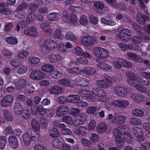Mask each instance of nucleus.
Segmentation results:
<instances>
[{
  "instance_id": "0eeeda50",
  "label": "nucleus",
  "mask_w": 150,
  "mask_h": 150,
  "mask_svg": "<svg viewBox=\"0 0 150 150\" xmlns=\"http://www.w3.org/2000/svg\"><path fill=\"white\" fill-rule=\"evenodd\" d=\"M94 6L96 12L100 13H106L108 11V9L105 6L103 2L101 1H97L94 3Z\"/></svg>"
},
{
  "instance_id": "a19ab883",
  "label": "nucleus",
  "mask_w": 150,
  "mask_h": 150,
  "mask_svg": "<svg viewBox=\"0 0 150 150\" xmlns=\"http://www.w3.org/2000/svg\"><path fill=\"white\" fill-rule=\"evenodd\" d=\"M62 142L59 139H55L52 141V145L54 148L58 149H60L61 148V146Z\"/></svg>"
},
{
  "instance_id": "c756f323",
  "label": "nucleus",
  "mask_w": 150,
  "mask_h": 150,
  "mask_svg": "<svg viewBox=\"0 0 150 150\" xmlns=\"http://www.w3.org/2000/svg\"><path fill=\"white\" fill-rule=\"evenodd\" d=\"M87 131V128L86 127L80 126L75 130V133L78 135L80 134L81 135H85Z\"/></svg>"
},
{
  "instance_id": "5fc2aeb1",
  "label": "nucleus",
  "mask_w": 150,
  "mask_h": 150,
  "mask_svg": "<svg viewBox=\"0 0 150 150\" xmlns=\"http://www.w3.org/2000/svg\"><path fill=\"white\" fill-rule=\"evenodd\" d=\"M25 91L27 93H32L35 91V88L32 85L28 84L26 86Z\"/></svg>"
},
{
  "instance_id": "8fccbe9b",
  "label": "nucleus",
  "mask_w": 150,
  "mask_h": 150,
  "mask_svg": "<svg viewBox=\"0 0 150 150\" xmlns=\"http://www.w3.org/2000/svg\"><path fill=\"white\" fill-rule=\"evenodd\" d=\"M71 11L76 13H80L82 11V8L78 6H74L71 5L68 8Z\"/></svg>"
},
{
  "instance_id": "9b49d317",
  "label": "nucleus",
  "mask_w": 150,
  "mask_h": 150,
  "mask_svg": "<svg viewBox=\"0 0 150 150\" xmlns=\"http://www.w3.org/2000/svg\"><path fill=\"white\" fill-rule=\"evenodd\" d=\"M13 97L12 95H7L1 100V103L2 106L6 108L10 105L13 101Z\"/></svg>"
},
{
  "instance_id": "79ce46f5",
  "label": "nucleus",
  "mask_w": 150,
  "mask_h": 150,
  "mask_svg": "<svg viewBox=\"0 0 150 150\" xmlns=\"http://www.w3.org/2000/svg\"><path fill=\"white\" fill-rule=\"evenodd\" d=\"M41 28L45 33H50L52 30L47 23H44L40 25Z\"/></svg>"
},
{
  "instance_id": "1a4fd4ad",
  "label": "nucleus",
  "mask_w": 150,
  "mask_h": 150,
  "mask_svg": "<svg viewBox=\"0 0 150 150\" xmlns=\"http://www.w3.org/2000/svg\"><path fill=\"white\" fill-rule=\"evenodd\" d=\"M137 22L140 24L144 25L145 23L150 21L149 17L140 12H138L136 16Z\"/></svg>"
},
{
  "instance_id": "4468645a",
  "label": "nucleus",
  "mask_w": 150,
  "mask_h": 150,
  "mask_svg": "<svg viewBox=\"0 0 150 150\" xmlns=\"http://www.w3.org/2000/svg\"><path fill=\"white\" fill-rule=\"evenodd\" d=\"M8 142L9 145L12 148L15 149L18 148V140L15 136L13 135L10 136L8 137Z\"/></svg>"
},
{
  "instance_id": "423d86ee",
  "label": "nucleus",
  "mask_w": 150,
  "mask_h": 150,
  "mask_svg": "<svg viewBox=\"0 0 150 150\" xmlns=\"http://www.w3.org/2000/svg\"><path fill=\"white\" fill-rule=\"evenodd\" d=\"M93 51L96 56L101 58H105L108 55V52L106 50L100 47H95Z\"/></svg>"
},
{
  "instance_id": "4d7b16f0",
  "label": "nucleus",
  "mask_w": 150,
  "mask_h": 150,
  "mask_svg": "<svg viewBox=\"0 0 150 150\" xmlns=\"http://www.w3.org/2000/svg\"><path fill=\"white\" fill-rule=\"evenodd\" d=\"M29 54V53L26 50H22L17 54L18 58L22 59L26 57Z\"/></svg>"
},
{
  "instance_id": "393cba45",
  "label": "nucleus",
  "mask_w": 150,
  "mask_h": 150,
  "mask_svg": "<svg viewBox=\"0 0 150 150\" xmlns=\"http://www.w3.org/2000/svg\"><path fill=\"white\" fill-rule=\"evenodd\" d=\"M132 98L134 101L138 103L143 101L144 99L143 95L137 93H135L132 95Z\"/></svg>"
},
{
  "instance_id": "7ed1b4c3",
  "label": "nucleus",
  "mask_w": 150,
  "mask_h": 150,
  "mask_svg": "<svg viewBox=\"0 0 150 150\" xmlns=\"http://www.w3.org/2000/svg\"><path fill=\"white\" fill-rule=\"evenodd\" d=\"M131 30L127 28H123L120 31L119 37L122 42L128 41L131 38Z\"/></svg>"
},
{
  "instance_id": "6e6d98bb",
  "label": "nucleus",
  "mask_w": 150,
  "mask_h": 150,
  "mask_svg": "<svg viewBox=\"0 0 150 150\" xmlns=\"http://www.w3.org/2000/svg\"><path fill=\"white\" fill-rule=\"evenodd\" d=\"M97 109L98 108L96 106H90L87 109V113L89 114H94L97 111Z\"/></svg>"
},
{
  "instance_id": "9d476101",
  "label": "nucleus",
  "mask_w": 150,
  "mask_h": 150,
  "mask_svg": "<svg viewBox=\"0 0 150 150\" xmlns=\"http://www.w3.org/2000/svg\"><path fill=\"white\" fill-rule=\"evenodd\" d=\"M125 74L127 77V82L133 86L134 85L135 81L138 79V77L134 73L129 71L126 72Z\"/></svg>"
},
{
  "instance_id": "72a5a7b5",
  "label": "nucleus",
  "mask_w": 150,
  "mask_h": 150,
  "mask_svg": "<svg viewBox=\"0 0 150 150\" xmlns=\"http://www.w3.org/2000/svg\"><path fill=\"white\" fill-rule=\"evenodd\" d=\"M10 64L12 66L17 67L22 65L23 64V61L22 60L15 59L11 60Z\"/></svg>"
},
{
  "instance_id": "58836bf2",
  "label": "nucleus",
  "mask_w": 150,
  "mask_h": 150,
  "mask_svg": "<svg viewBox=\"0 0 150 150\" xmlns=\"http://www.w3.org/2000/svg\"><path fill=\"white\" fill-rule=\"evenodd\" d=\"M21 112V113H20L19 115H21V117L23 119L25 120H27L30 117V112L28 110L25 109L24 110L23 109Z\"/></svg>"
},
{
  "instance_id": "603ef678",
  "label": "nucleus",
  "mask_w": 150,
  "mask_h": 150,
  "mask_svg": "<svg viewBox=\"0 0 150 150\" xmlns=\"http://www.w3.org/2000/svg\"><path fill=\"white\" fill-rule=\"evenodd\" d=\"M65 37L66 39L71 41H75L76 40L75 35L72 32L69 31L66 34Z\"/></svg>"
},
{
  "instance_id": "a211bd4d",
  "label": "nucleus",
  "mask_w": 150,
  "mask_h": 150,
  "mask_svg": "<svg viewBox=\"0 0 150 150\" xmlns=\"http://www.w3.org/2000/svg\"><path fill=\"white\" fill-rule=\"evenodd\" d=\"M115 91L120 96H123L127 94V91L124 86H116L114 88Z\"/></svg>"
},
{
  "instance_id": "e433bc0d",
  "label": "nucleus",
  "mask_w": 150,
  "mask_h": 150,
  "mask_svg": "<svg viewBox=\"0 0 150 150\" xmlns=\"http://www.w3.org/2000/svg\"><path fill=\"white\" fill-rule=\"evenodd\" d=\"M6 42L11 45H16L18 43V41L16 38L9 36L7 37L6 39Z\"/></svg>"
},
{
  "instance_id": "aec40b11",
  "label": "nucleus",
  "mask_w": 150,
  "mask_h": 150,
  "mask_svg": "<svg viewBox=\"0 0 150 150\" xmlns=\"http://www.w3.org/2000/svg\"><path fill=\"white\" fill-rule=\"evenodd\" d=\"M24 33L27 35L33 36H35L38 34L37 29L34 27L25 28L24 30Z\"/></svg>"
},
{
  "instance_id": "c85d7f7f",
  "label": "nucleus",
  "mask_w": 150,
  "mask_h": 150,
  "mask_svg": "<svg viewBox=\"0 0 150 150\" xmlns=\"http://www.w3.org/2000/svg\"><path fill=\"white\" fill-rule=\"evenodd\" d=\"M124 59L118 57L116 60L113 62V65L117 68L120 69L123 66Z\"/></svg>"
},
{
  "instance_id": "f8f14e48",
  "label": "nucleus",
  "mask_w": 150,
  "mask_h": 150,
  "mask_svg": "<svg viewBox=\"0 0 150 150\" xmlns=\"http://www.w3.org/2000/svg\"><path fill=\"white\" fill-rule=\"evenodd\" d=\"M129 104V103L127 101L123 99L114 100L111 103L112 105L121 108L126 107Z\"/></svg>"
},
{
  "instance_id": "2eb2a0df",
  "label": "nucleus",
  "mask_w": 150,
  "mask_h": 150,
  "mask_svg": "<svg viewBox=\"0 0 150 150\" xmlns=\"http://www.w3.org/2000/svg\"><path fill=\"white\" fill-rule=\"evenodd\" d=\"M45 76L44 73L40 70L33 71L30 75L31 78L35 80L42 79L44 78Z\"/></svg>"
},
{
  "instance_id": "c03bdc74",
  "label": "nucleus",
  "mask_w": 150,
  "mask_h": 150,
  "mask_svg": "<svg viewBox=\"0 0 150 150\" xmlns=\"http://www.w3.org/2000/svg\"><path fill=\"white\" fill-rule=\"evenodd\" d=\"M50 74L51 77L53 79H57L60 77L62 75L61 72L57 70H53L50 71Z\"/></svg>"
},
{
  "instance_id": "f3484780",
  "label": "nucleus",
  "mask_w": 150,
  "mask_h": 150,
  "mask_svg": "<svg viewBox=\"0 0 150 150\" xmlns=\"http://www.w3.org/2000/svg\"><path fill=\"white\" fill-rule=\"evenodd\" d=\"M68 111V108L66 105H62L59 107L57 110L56 114L58 117L63 116Z\"/></svg>"
},
{
  "instance_id": "7c9ffc66",
  "label": "nucleus",
  "mask_w": 150,
  "mask_h": 150,
  "mask_svg": "<svg viewBox=\"0 0 150 150\" xmlns=\"http://www.w3.org/2000/svg\"><path fill=\"white\" fill-rule=\"evenodd\" d=\"M27 83L26 81L23 79H18L15 84L16 88L18 89L22 88Z\"/></svg>"
},
{
  "instance_id": "dca6fc26",
  "label": "nucleus",
  "mask_w": 150,
  "mask_h": 150,
  "mask_svg": "<svg viewBox=\"0 0 150 150\" xmlns=\"http://www.w3.org/2000/svg\"><path fill=\"white\" fill-rule=\"evenodd\" d=\"M74 82L78 86L84 87L88 85L90 81L86 78H81L80 79L76 78Z\"/></svg>"
},
{
  "instance_id": "f03ea898",
  "label": "nucleus",
  "mask_w": 150,
  "mask_h": 150,
  "mask_svg": "<svg viewBox=\"0 0 150 150\" xmlns=\"http://www.w3.org/2000/svg\"><path fill=\"white\" fill-rule=\"evenodd\" d=\"M122 131V129L116 128L113 132L116 145L118 147H122L125 141L128 143H131L132 141V138L130 137L129 132Z\"/></svg>"
},
{
  "instance_id": "cd10ccee",
  "label": "nucleus",
  "mask_w": 150,
  "mask_h": 150,
  "mask_svg": "<svg viewBox=\"0 0 150 150\" xmlns=\"http://www.w3.org/2000/svg\"><path fill=\"white\" fill-rule=\"evenodd\" d=\"M108 128L107 125L104 122L100 123L97 127L98 132L102 134L105 132Z\"/></svg>"
},
{
  "instance_id": "f704fd0d",
  "label": "nucleus",
  "mask_w": 150,
  "mask_h": 150,
  "mask_svg": "<svg viewBox=\"0 0 150 150\" xmlns=\"http://www.w3.org/2000/svg\"><path fill=\"white\" fill-rule=\"evenodd\" d=\"M59 83L62 86L71 87L72 86L70 80L67 78H63L59 80Z\"/></svg>"
},
{
  "instance_id": "3c124183",
  "label": "nucleus",
  "mask_w": 150,
  "mask_h": 150,
  "mask_svg": "<svg viewBox=\"0 0 150 150\" xmlns=\"http://www.w3.org/2000/svg\"><path fill=\"white\" fill-rule=\"evenodd\" d=\"M40 50L42 52L45 54L49 53L52 50L51 48H50L45 44L44 45H42L40 46Z\"/></svg>"
},
{
  "instance_id": "bf43d9fd",
  "label": "nucleus",
  "mask_w": 150,
  "mask_h": 150,
  "mask_svg": "<svg viewBox=\"0 0 150 150\" xmlns=\"http://www.w3.org/2000/svg\"><path fill=\"white\" fill-rule=\"evenodd\" d=\"M139 81L141 84L143 85L147 86L149 84V81L148 79L144 76L139 79Z\"/></svg>"
},
{
  "instance_id": "f257e3e1",
  "label": "nucleus",
  "mask_w": 150,
  "mask_h": 150,
  "mask_svg": "<svg viewBox=\"0 0 150 150\" xmlns=\"http://www.w3.org/2000/svg\"><path fill=\"white\" fill-rule=\"evenodd\" d=\"M32 128L34 130H29L23 135L22 138L24 144L29 145L36 136V132L40 128V125L37 120L33 119L31 123Z\"/></svg>"
},
{
  "instance_id": "20e7f679",
  "label": "nucleus",
  "mask_w": 150,
  "mask_h": 150,
  "mask_svg": "<svg viewBox=\"0 0 150 150\" xmlns=\"http://www.w3.org/2000/svg\"><path fill=\"white\" fill-rule=\"evenodd\" d=\"M81 40L83 45L88 47L92 46L96 41V39L91 35H86L82 37Z\"/></svg>"
},
{
  "instance_id": "473e14b6",
  "label": "nucleus",
  "mask_w": 150,
  "mask_h": 150,
  "mask_svg": "<svg viewBox=\"0 0 150 150\" xmlns=\"http://www.w3.org/2000/svg\"><path fill=\"white\" fill-rule=\"evenodd\" d=\"M80 95L82 97L91 99L92 95L91 91L89 90L83 89L79 92Z\"/></svg>"
},
{
  "instance_id": "c9c22d12",
  "label": "nucleus",
  "mask_w": 150,
  "mask_h": 150,
  "mask_svg": "<svg viewBox=\"0 0 150 150\" xmlns=\"http://www.w3.org/2000/svg\"><path fill=\"white\" fill-rule=\"evenodd\" d=\"M83 72L86 75H93L96 72V69L90 67H85L83 70Z\"/></svg>"
},
{
  "instance_id": "864d4df0",
  "label": "nucleus",
  "mask_w": 150,
  "mask_h": 150,
  "mask_svg": "<svg viewBox=\"0 0 150 150\" xmlns=\"http://www.w3.org/2000/svg\"><path fill=\"white\" fill-rule=\"evenodd\" d=\"M29 63L32 64H37L40 61V59L36 57L33 56L30 57L28 59Z\"/></svg>"
},
{
  "instance_id": "4be33fe9",
  "label": "nucleus",
  "mask_w": 150,
  "mask_h": 150,
  "mask_svg": "<svg viewBox=\"0 0 150 150\" xmlns=\"http://www.w3.org/2000/svg\"><path fill=\"white\" fill-rule=\"evenodd\" d=\"M11 12V10L9 8H8V6L6 4L4 3L0 4V13L9 15Z\"/></svg>"
},
{
  "instance_id": "412c9836",
  "label": "nucleus",
  "mask_w": 150,
  "mask_h": 150,
  "mask_svg": "<svg viewBox=\"0 0 150 150\" xmlns=\"http://www.w3.org/2000/svg\"><path fill=\"white\" fill-rule=\"evenodd\" d=\"M23 106L20 102H16L14 104L13 108V111L14 113L17 115H19L21 113V111L23 109Z\"/></svg>"
},
{
  "instance_id": "bb28decb",
  "label": "nucleus",
  "mask_w": 150,
  "mask_h": 150,
  "mask_svg": "<svg viewBox=\"0 0 150 150\" xmlns=\"http://www.w3.org/2000/svg\"><path fill=\"white\" fill-rule=\"evenodd\" d=\"M80 99V96L78 95H71L67 97L68 102L71 103H77Z\"/></svg>"
},
{
  "instance_id": "b1692460",
  "label": "nucleus",
  "mask_w": 150,
  "mask_h": 150,
  "mask_svg": "<svg viewBox=\"0 0 150 150\" xmlns=\"http://www.w3.org/2000/svg\"><path fill=\"white\" fill-rule=\"evenodd\" d=\"M48 132L50 136L52 138H58L60 135V133L58 130L54 127L50 128Z\"/></svg>"
},
{
  "instance_id": "de8ad7c7",
  "label": "nucleus",
  "mask_w": 150,
  "mask_h": 150,
  "mask_svg": "<svg viewBox=\"0 0 150 150\" xmlns=\"http://www.w3.org/2000/svg\"><path fill=\"white\" fill-rule=\"evenodd\" d=\"M132 113L134 116L139 117H142L144 116L143 110L139 109L134 110L132 112Z\"/></svg>"
},
{
  "instance_id": "6ab92c4d",
  "label": "nucleus",
  "mask_w": 150,
  "mask_h": 150,
  "mask_svg": "<svg viewBox=\"0 0 150 150\" xmlns=\"http://www.w3.org/2000/svg\"><path fill=\"white\" fill-rule=\"evenodd\" d=\"M125 117L119 115L116 117H114L112 122L116 125H120L122 124L125 121Z\"/></svg>"
},
{
  "instance_id": "6e6552de",
  "label": "nucleus",
  "mask_w": 150,
  "mask_h": 150,
  "mask_svg": "<svg viewBox=\"0 0 150 150\" xmlns=\"http://www.w3.org/2000/svg\"><path fill=\"white\" fill-rule=\"evenodd\" d=\"M132 131L134 135L137 137V141L141 142L144 140L143 132L141 128L136 126H134L132 128Z\"/></svg>"
},
{
  "instance_id": "a878e982",
  "label": "nucleus",
  "mask_w": 150,
  "mask_h": 150,
  "mask_svg": "<svg viewBox=\"0 0 150 150\" xmlns=\"http://www.w3.org/2000/svg\"><path fill=\"white\" fill-rule=\"evenodd\" d=\"M61 58V56L59 54H52L49 57L50 61L52 63H56L59 61Z\"/></svg>"
},
{
  "instance_id": "4c0bfd02",
  "label": "nucleus",
  "mask_w": 150,
  "mask_h": 150,
  "mask_svg": "<svg viewBox=\"0 0 150 150\" xmlns=\"http://www.w3.org/2000/svg\"><path fill=\"white\" fill-rule=\"evenodd\" d=\"M42 70L45 72H49L54 69V66L50 64H45L42 66Z\"/></svg>"
},
{
  "instance_id": "ddd939ff",
  "label": "nucleus",
  "mask_w": 150,
  "mask_h": 150,
  "mask_svg": "<svg viewBox=\"0 0 150 150\" xmlns=\"http://www.w3.org/2000/svg\"><path fill=\"white\" fill-rule=\"evenodd\" d=\"M97 86L99 87L107 88L112 84V82L109 79L105 78V79L98 80L96 81Z\"/></svg>"
},
{
  "instance_id": "052dcab7",
  "label": "nucleus",
  "mask_w": 150,
  "mask_h": 150,
  "mask_svg": "<svg viewBox=\"0 0 150 150\" xmlns=\"http://www.w3.org/2000/svg\"><path fill=\"white\" fill-rule=\"evenodd\" d=\"M79 22L81 24L85 25L88 22L87 17L85 15H82L80 18Z\"/></svg>"
},
{
  "instance_id": "0e129e2a",
  "label": "nucleus",
  "mask_w": 150,
  "mask_h": 150,
  "mask_svg": "<svg viewBox=\"0 0 150 150\" xmlns=\"http://www.w3.org/2000/svg\"><path fill=\"white\" fill-rule=\"evenodd\" d=\"M133 86H134L135 88L138 91L142 93H146V88L144 86L140 84L134 85Z\"/></svg>"
},
{
  "instance_id": "37998d69",
  "label": "nucleus",
  "mask_w": 150,
  "mask_h": 150,
  "mask_svg": "<svg viewBox=\"0 0 150 150\" xmlns=\"http://www.w3.org/2000/svg\"><path fill=\"white\" fill-rule=\"evenodd\" d=\"M4 116V119L9 121H12L13 120V117L10 112L7 110H4L3 111Z\"/></svg>"
},
{
  "instance_id": "ea45409f",
  "label": "nucleus",
  "mask_w": 150,
  "mask_h": 150,
  "mask_svg": "<svg viewBox=\"0 0 150 150\" xmlns=\"http://www.w3.org/2000/svg\"><path fill=\"white\" fill-rule=\"evenodd\" d=\"M59 13L55 12L52 13L47 16L48 19L50 21H56L59 18Z\"/></svg>"
},
{
  "instance_id": "2f4dec72",
  "label": "nucleus",
  "mask_w": 150,
  "mask_h": 150,
  "mask_svg": "<svg viewBox=\"0 0 150 150\" xmlns=\"http://www.w3.org/2000/svg\"><path fill=\"white\" fill-rule=\"evenodd\" d=\"M82 70L79 67H74L68 70V73L72 76H75L81 73Z\"/></svg>"
},
{
  "instance_id": "39448f33",
  "label": "nucleus",
  "mask_w": 150,
  "mask_h": 150,
  "mask_svg": "<svg viewBox=\"0 0 150 150\" xmlns=\"http://www.w3.org/2000/svg\"><path fill=\"white\" fill-rule=\"evenodd\" d=\"M92 93L96 96L100 98L101 101L105 102L107 100L105 96L107 95L105 91L99 88H94L92 89Z\"/></svg>"
},
{
  "instance_id": "49530a36",
  "label": "nucleus",
  "mask_w": 150,
  "mask_h": 150,
  "mask_svg": "<svg viewBox=\"0 0 150 150\" xmlns=\"http://www.w3.org/2000/svg\"><path fill=\"white\" fill-rule=\"evenodd\" d=\"M97 66L98 68L104 70H108L110 69L111 68V67L110 66L105 62L98 63L97 64Z\"/></svg>"
},
{
  "instance_id": "338daca9",
  "label": "nucleus",
  "mask_w": 150,
  "mask_h": 150,
  "mask_svg": "<svg viewBox=\"0 0 150 150\" xmlns=\"http://www.w3.org/2000/svg\"><path fill=\"white\" fill-rule=\"evenodd\" d=\"M43 2L41 0H38L35 2V3L33 4L31 7L34 9H36L39 7H41L43 5Z\"/></svg>"
},
{
  "instance_id": "774afa93",
  "label": "nucleus",
  "mask_w": 150,
  "mask_h": 150,
  "mask_svg": "<svg viewBox=\"0 0 150 150\" xmlns=\"http://www.w3.org/2000/svg\"><path fill=\"white\" fill-rule=\"evenodd\" d=\"M79 109L75 108H72L69 110V113L70 115L76 116L80 112Z\"/></svg>"
},
{
  "instance_id": "13d9d810",
  "label": "nucleus",
  "mask_w": 150,
  "mask_h": 150,
  "mask_svg": "<svg viewBox=\"0 0 150 150\" xmlns=\"http://www.w3.org/2000/svg\"><path fill=\"white\" fill-rule=\"evenodd\" d=\"M132 28L135 30L139 33L141 32L142 30V28L141 26L139 25L138 23H132Z\"/></svg>"
},
{
  "instance_id": "5701e85b",
  "label": "nucleus",
  "mask_w": 150,
  "mask_h": 150,
  "mask_svg": "<svg viewBox=\"0 0 150 150\" xmlns=\"http://www.w3.org/2000/svg\"><path fill=\"white\" fill-rule=\"evenodd\" d=\"M44 44L50 48H51L52 50L53 49H55L57 47V43L51 38L47 39L44 42Z\"/></svg>"
},
{
  "instance_id": "69168bd1",
  "label": "nucleus",
  "mask_w": 150,
  "mask_h": 150,
  "mask_svg": "<svg viewBox=\"0 0 150 150\" xmlns=\"http://www.w3.org/2000/svg\"><path fill=\"white\" fill-rule=\"evenodd\" d=\"M6 140L5 137L0 136V149H4L6 145Z\"/></svg>"
},
{
  "instance_id": "09e8293b",
  "label": "nucleus",
  "mask_w": 150,
  "mask_h": 150,
  "mask_svg": "<svg viewBox=\"0 0 150 150\" xmlns=\"http://www.w3.org/2000/svg\"><path fill=\"white\" fill-rule=\"evenodd\" d=\"M62 91V88L60 87L56 86L52 87L50 89V92L54 94H59Z\"/></svg>"
},
{
  "instance_id": "680f3d73",
  "label": "nucleus",
  "mask_w": 150,
  "mask_h": 150,
  "mask_svg": "<svg viewBox=\"0 0 150 150\" xmlns=\"http://www.w3.org/2000/svg\"><path fill=\"white\" fill-rule=\"evenodd\" d=\"M18 12L16 14V18L20 19H24L26 16V13L23 11H17Z\"/></svg>"
},
{
  "instance_id": "e2e57ef3",
  "label": "nucleus",
  "mask_w": 150,
  "mask_h": 150,
  "mask_svg": "<svg viewBox=\"0 0 150 150\" xmlns=\"http://www.w3.org/2000/svg\"><path fill=\"white\" fill-rule=\"evenodd\" d=\"M28 6V4L27 3L23 2L19 5L16 8V10L17 11H21V10L26 9L27 8Z\"/></svg>"
},
{
  "instance_id": "a18cd8bd",
  "label": "nucleus",
  "mask_w": 150,
  "mask_h": 150,
  "mask_svg": "<svg viewBox=\"0 0 150 150\" xmlns=\"http://www.w3.org/2000/svg\"><path fill=\"white\" fill-rule=\"evenodd\" d=\"M36 18L35 13L34 12H30L27 14L26 19L28 21L31 22L35 21Z\"/></svg>"
}]
</instances>
